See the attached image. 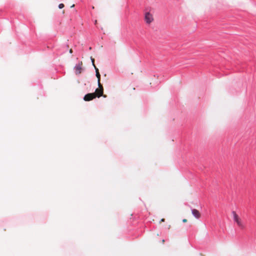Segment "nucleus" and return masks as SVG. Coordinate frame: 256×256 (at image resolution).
Returning a JSON list of instances; mask_svg holds the SVG:
<instances>
[{
    "mask_svg": "<svg viewBox=\"0 0 256 256\" xmlns=\"http://www.w3.org/2000/svg\"><path fill=\"white\" fill-rule=\"evenodd\" d=\"M170 226H168V229H170Z\"/></svg>",
    "mask_w": 256,
    "mask_h": 256,
    "instance_id": "2eb2a0df",
    "label": "nucleus"
},
{
    "mask_svg": "<svg viewBox=\"0 0 256 256\" xmlns=\"http://www.w3.org/2000/svg\"><path fill=\"white\" fill-rule=\"evenodd\" d=\"M96 76L98 78V84H99V82H100V75L99 72H97L96 74Z\"/></svg>",
    "mask_w": 256,
    "mask_h": 256,
    "instance_id": "0eeeda50",
    "label": "nucleus"
},
{
    "mask_svg": "<svg viewBox=\"0 0 256 256\" xmlns=\"http://www.w3.org/2000/svg\"><path fill=\"white\" fill-rule=\"evenodd\" d=\"M164 222V218H162L161 220H160V222Z\"/></svg>",
    "mask_w": 256,
    "mask_h": 256,
    "instance_id": "f8f14e48",
    "label": "nucleus"
},
{
    "mask_svg": "<svg viewBox=\"0 0 256 256\" xmlns=\"http://www.w3.org/2000/svg\"><path fill=\"white\" fill-rule=\"evenodd\" d=\"M94 68L96 73L97 72H99L98 69L96 68V66H94Z\"/></svg>",
    "mask_w": 256,
    "mask_h": 256,
    "instance_id": "9d476101",
    "label": "nucleus"
},
{
    "mask_svg": "<svg viewBox=\"0 0 256 256\" xmlns=\"http://www.w3.org/2000/svg\"><path fill=\"white\" fill-rule=\"evenodd\" d=\"M82 65V62H81L80 64L77 65L76 66V71L78 72V74L81 73Z\"/></svg>",
    "mask_w": 256,
    "mask_h": 256,
    "instance_id": "423d86ee",
    "label": "nucleus"
},
{
    "mask_svg": "<svg viewBox=\"0 0 256 256\" xmlns=\"http://www.w3.org/2000/svg\"><path fill=\"white\" fill-rule=\"evenodd\" d=\"M164 242V240H162V242Z\"/></svg>",
    "mask_w": 256,
    "mask_h": 256,
    "instance_id": "dca6fc26",
    "label": "nucleus"
},
{
    "mask_svg": "<svg viewBox=\"0 0 256 256\" xmlns=\"http://www.w3.org/2000/svg\"><path fill=\"white\" fill-rule=\"evenodd\" d=\"M94 98H96V94H94L93 93H89L85 95L84 98V100L85 101H90L92 100Z\"/></svg>",
    "mask_w": 256,
    "mask_h": 256,
    "instance_id": "20e7f679",
    "label": "nucleus"
},
{
    "mask_svg": "<svg viewBox=\"0 0 256 256\" xmlns=\"http://www.w3.org/2000/svg\"><path fill=\"white\" fill-rule=\"evenodd\" d=\"M234 220V222H236L238 226V228L241 230H244L246 228V226L244 224L242 219L239 217V216L236 214V212L234 211L232 212Z\"/></svg>",
    "mask_w": 256,
    "mask_h": 256,
    "instance_id": "f257e3e1",
    "label": "nucleus"
},
{
    "mask_svg": "<svg viewBox=\"0 0 256 256\" xmlns=\"http://www.w3.org/2000/svg\"><path fill=\"white\" fill-rule=\"evenodd\" d=\"M192 214L196 218H200L201 216V214L199 211L196 209H192Z\"/></svg>",
    "mask_w": 256,
    "mask_h": 256,
    "instance_id": "39448f33",
    "label": "nucleus"
},
{
    "mask_svg": "<svg viewBox=\"0 0 256 256\" xmlns=\"http://www.w3.org/2000/svg\"><path fill=\"white\" fill-rule=\"evenodd\" d=\"M69 52H70V53L72 54V49H70Z\"/></svg>",
    "mask_w": 256,
    "mask_h": 256,
    "instance_id": "ddd939ff",
    "label": "nucleus"
},
{
    "mask_svg": "<svg viewBox=\"0 0 256 256\" xmlns=\"http://www.w3.org/2000/svg\"><path fill=\"white\" fill-rule=\"evenodd\" d=\"M182 222H187V220H186V218L183 219V220H182Z\"/></svg>",
    "mask_w": 256,
    "mask_h": 256,
    "instance_id": "9b49d317",
    "label": "nucleus"
},
{
    "mask_svg": "<svg viewBox=\"0 0 256 256\" xmlns=\"http://www.w3.org/2000/svg\"><path fill=\"white\" fill-rule=\"evenodd\" d=\"M64 6L63 4H60L58 5V8H60V9L62 8Z\"/></svg>",
    "mask_w": 256,
    "mask_h": 256,
    "instance_id": "6e6552de",
    "label": "nucleus"
},
{
    "mask_svg": "<svg viewBox=\"0 0 256 256\" xmlns=\"http://www.w3.org/2000/svg\"><path fill=\"white\" fill-rule=\"evenodd\" d=\"M144 20L146 24H150L154 20L152 14H151L150 12H146L144 14Z\"/></svg>",
    "mask_w": 256,
    "mask_h": 256,
    "instance_id": "7ed1b4c3",
    "label": "nucleus"
},
{
    "mask_svg": "<svg viewBox=\"0 0 256 256\" xmlns=\"http://www.w3.org/2000/svg\"><path fill=\"white\" fill-rule=\"evenodd\" d=\"M90 59H91L93 66H96L94 64V58H92V57L90 58Z\"/></svg>",
    "mask_w": 256,
    "mask_h": 256,
    "instance_id": "1a4fd4ad",
    "label": "nucleus"
},
{
    "mask_svg": "<svg viewBox=\"0 0 256 256\" xmlns=\"http://www.w3.org/2000/svg\"><path fill=\"white\" fill-rule=\"evenodd\" d=\"M74 4H72L70 7H71V8H73V7H74Z\"/></svg>",
    "mask_w": 256,
    "mask_h": 256,
    "instance_id": "4468645a",
    "label": "nucleus"
},
{
    "mask_svg": "<svg viewBox=\"0 0 256 256\" xmlns=\"http://www.w3.org/2000/svg\"><path fill=\"white\" fill-rule=\"evenodd\" d=\"M98 88H97L95 92H94V94H96V98L98 97L100 98L101 96H103V92H104V88L102 85L100 84V82H99V84H98Z\"/></svg>",
    "mask_w": 256,
    "mask_h": 256,
    "instance_id": "f03ea898",
    "label": "nucleus"
}]
</instances>
